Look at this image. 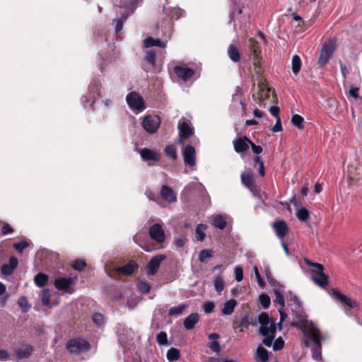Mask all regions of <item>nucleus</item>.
Wrapping results in <instances>:
<instances>
[{"label":"nucleus","mask_w":362,"mask_h":362,"mask_svg":"<svg viewBox=\"0 0 362 362\" xmlns=\"http://www.w3.org/2000/svg\"><path fill=\"white\" fill-rule=\"evenodd\" d=\"M50 291L49 289H44L42 292V303L45 306L49 305Z\"/></svg>","instance_id":"45"},{"label":"nucleus","mask_w":362,"mask_h":362,"mask_svg":"<svg viewBox=\"0 0 362 362\" xmlns=\"http://www.w3.org/2000/svg\"><path fill=\"white\" fill-rule=\"evenodd\" d=\"M252 269H253V272H254V274H255V279H256V280L257 281L258 285L261 288H264V286H265V284H264V280L261 277V275H260V274L259 272L257 267L255 266Z\"/></svg>","instance_id":"49"},{"label":"nucleus","mask_w":362,"mask_h":362,"mask_svg":"<svg viewBox=\"0 0 362 362\" xmlns=\"http://www.w3.org/2000/svg\"><path fill=\"white\" fill-rule=\"evenodd\" d=\"M156 338L157 343L160 345L168 344V336L165 332H160Z\"/></svg>","instance_id":"44"},{"label":"nucleus","mask_w":362,"mask_h":362,"mask_svg":"<svg viewBox=\"0 0 362 362\" xmlns=\"http://www.w3.org/2000/svg\"><path fill=\"white\" fill-rule=\"evenodd\" d=\"M214 307H215L214 303L211 301L206 302L203 305V309H204L205 313H206V314H209V313H212L214 309Z\"/></svg>","instance_id":"54"},{"label":"nucleus","mask_w":362,"mask_h":362,"mask_svg":"<svg viewBox=\"0 0 362 362\" xmlns=\"http://www.w3.org/2000/svg\"><path fill=\"white\" fill-rule=\"evenodd\" d=\"M213 282H214V286L215 290L218 293H221L223 291L224 287H225V283H224L222 276L221 275L216 276L214 278Z\"/></svg>","instance_id":"32"},{"label":"nucleus","mask_w":362,"mask_h":362,"mask_svg":"<svg viewBox=\"0 0 362 362\" xmlns=\"http://www.w3.org/2000/svg\"><path fill=\"white\" fill-rule=\"evenodd\" d=\"M208 347L214 353H218L221 350V346L219 342L217 341H211V343L208 344Z\"/></svg>","instance_id":"55"},{"label":"nucleus","mask_w":362,"mask_h":362,"mask_svg":"<svg viewBox=\"0 0 362 362\" xmlns=\"http://www.w3.org/2000/svg\"><path fill=\"white\" fill-rule=\"evenodd\" d=\"M311 334L307 336L314 343L312 349L313 358L316 361H322L321 340L323 339L320 330L311 327Z\"/></svg>","instance_id":"3"},{"label":"nucleus","mask_w":362,"mask_h":362,"mask_svg":"<svg viewBox=\"0 0 362 362\" xmlns=\"http://www.w3.org/2000/svg\"><path fill=\"white\" fill-rule=\"evenodd\" d=\"M74 284V280L71 278L58 277L54 280V286L59 291L73 293L74 289L72 286Z\"/></svg>","instance_id":"8"},{"label":"nucleus","mask_w":362,"mask_h":362,"mask_svg":"<svg viewBox=\"0 0 362 362\" xmlns=\"http://www.w3.org/2000/svg\"><path fill=\"white\" fill-rule=\"evenodd\" d=\"M33 351V347L29 344H23L15 351L16 356L19 358L30 357Z\"/></svg>","instance_id":"19"},{"label":"nucleus","mask_w":362,"mask_h":362,"mask_svg":"<svg viewBox=\"0 0 362 362\" xmlns=\"http://www.w3.org/2000/svg\"><path fill=\"white\" fill-rule=\"evenodd\" d=\"M251 141L246 136L235 139L233 142L234 149L237 153H243L250 148Z\"/></svg>","instance_id":"15"},{"label":"nucleus","mask_w":362,"mask_h":362,"mask_svg":"<svg viewBox=\"0 0 362 362\" xmlns=\"http://www.w3.org/2000/svg\"><path fill=\"white\" fill-rule=\"evenodd\" d=\"M179 131V143L183 144L194 134L193 128L186 122L180 120L177 125Z\"/></svg>","instance_id":"10"},{"label":"nucleus","mask_w":362,"mask_h":362,"mask_svg":"<svg viewBox=\"0 0 362 362\" xmlns=\"http://www.w3.org/2000/svg\"><path fill=\"white\" fill-rule=\"evenodd\" d=\"M166 41H161L159 39H154L152 37H148L144 40V45L147 48L153 46L164 48L166 47Z\"/></svg>","instance_id":"24"},{"label":"nucleus","mask_w":362,"mask_h":362,"mask_svg":"<svg viewBox=\"0 0 362 362\" xmlns=\"http://www.w3.org/2000/svg\"><path fill=\"white\" fill-rule=\"evenodd\" d=\"M234 276L237 281H241L243 279V269L240 266L234 268Z\"/></svg>","instance_id":"50"},{"label":"nucleus","mask_w":362,"mask_h":362,"mask_svg":"<svg viewBox=\"0 0 362 362\" xmlns=\"http://www.w3.org/2000/svg\"><path fill=\"white\" fill-rule=\"evenodd\" d=\"M166 357L170 362L177 361L180 357V351L175 348H170L167 352Z\"/></svg>","instance_id":"34"},{"label":"nucleus","mask_w":362,"mask_h":362,"mask_svg":"<svg viewBox=\"0 0 362 362\" xmlns=\"http://www.w3.org/2000/svg\"><path fill=\"white\" fill-rule=\"evenodd\" d=\"M126 100L129 107L135 114L143 112L146 108L143 98L136 92L129 93L126 97Z\"/></svg>","instance_id":"4"},{"label":"nucleus","mask_w":362,"mask_h":362,"mask_svg":"<svg viewBox=\"0 0 362 362\" xmlns=\"http://www.w3.org/2000/svg\"><path fill=\"white\" fill-rule=\"evenodd\" d=\"M28 246V243L26 241H21L13 244V247L19 252H22Z\"/></svg>","instance_id":"51"},{"label":"nucleus","mask_w":362,"mask_h":362,"mask_svg":"<svg viewBox=\"0 0 362 362\" xmlns=\"http://www.w3.org/2000/svg\"><path fill=\"white\" fill-rule=\"evenodd\" d=\"M229 58L234 62H238L240 59V55L238 49L233 45H230L228 49Z\"/></svg>","instance_id":"29"},{"label":"nucleus","mask_w":362,"mask_h":362,"mask_svg":"<svg viewBox=\"0 0 362 362\" xmlns=\"http://www.w3.org/2000/svg\"><path fill=\"white\" fill-rule=\"evenodd\" d=\"M312 280L321 288H325L328 284L327 276L324 273L318 274V276H313Z\"/></svg>","instance_id":"28"},{"label":"nucleus","mask_w":362,"mask_h":362,"mask_svg":"<svg viewBox=\"0 0 362 362\" xmlns=\"http://www.w3.org/2000/svg\"><path fill=\"white\" fill-rule=\"evenodd\" d=\"M99 82L96 80H93L90 82V84L89 86V94L90 98L94 99L95 95H99V87H98Z\"/></svg>","instance_id":"37"},{"label":"nucleus","mask_w":362,"mask_h":362,"mask_svg":"<svg viewBox=\"0 0 362 362\" xmlns=\"http://www.w3.org/2000/svg\"><path fill=\"white\" fill-rule=\"evenodd\" d=\"M149 236L157 243H163L165 240V230L163 226L159 223H155L149 228Z\"/></svg>","instance_id":"9"},{"label":"nucleus","mask_w":362,"mask_h":362,"mask_svg":"<svg viewBox=\"0 0 362 362\" xmlns=\"http://www.w3.org/2000/svg\"><path fill=\"white\" fill-rule=\"evenodd\" d=\"M86 266V262L83 260H76L73 264V268L75 270L81 271Z\"/></svg>","instance_id":"53"},{"label":"nucleus","mask_w":362,"mask_h":362,"mask_svg":"<svg viewBox=\"0 0 362 362\" xmlns=\"http://www.w3.org/2000/svg\"><path fill=\"white\" fill-rule=\"evenodd\" d=\"M292 325L299 328L305 337L311 334V327L318 329L312 322L308 321L307 316L302 310L296 311Z\"/></svg>","instance_id":"2"},{"label":"nucleus","mask_w":362,"mask_h":362,"mask_svg":"<svg viewBox=\"0 0 362 362\" xmlns=\"http://www.w3.org/2000/svg\"><path fill=\"white\" fill-rule=\"evenodd\" d=\"M186 308H187V305L185 304H180L176 307L171 308L168 310V315L174 316V315H181L184 312V310Z\"/></svg>","instance_id":"38"},{"label":"nucleus","mask_w":362,"mask_h":362,"mask_svg":"<svg viewBox=\"0 0 362 362\" xmlns=\"http://www.w3.org/2000/svg\"><path fill=\"white\" fill-rule=\"evenodd\" d=\"M173 71L176 76L184 81H188L194 74V71L192 69L185 66H175Z\"/></svg>","instance_id":"12"},{"label":"nucleus","mask_w":362,"mask_h":362,"mask_svg":"<svg viewBox=\"0 0 362 362\" xmlns=\"http://www.w3.org/2000/svg\"><path fill=\"white\" fill-rule=\"evenodd\" d=\"M264 273L269 284L275 286L276 281L272 278V273L268 266L264 268Z\"/></svg>","instance_id":"59"},{"label":"nucleus","mask_w":362,"mask_h":362,"mask_svg":"<svg viewBox=\"0 0 362 362\" xmlns=\"http://www.w3.org/2000/svg\"><path fill=\"white\" fill-rule=\"evenodd\" d=\"M269 112L271 113V115L274 117H275L276 119L277 117H279V107H277V106H272L270 108H269Z\"/></svg>","instance_id":"63"},{"label":"nucleus","mask_w":362,"mask_h":362,"mask_svg":"<svg viewBox=\"0 0 362 362\" xmlns=\"http://www.w3.org/2000/svg\"><path fill=\"white\" fill-rule=\"evenodd\" d=\"M278 311L280 314V321L278 323V327L279 329H281L282 322L287 318L288 315L283 311V308H278Z\"/></svg>","instance_id":"57"},{"label":"nucleus","mask_w":362,"mask_h":362,"mask_svg":"<svg viewBox=\"0 0 362 362\" xmlns=\"http://www.w3.org/2000/svg\"><path fill=\"white\" fill-rule=\"evenodd\" d=\"M296 217L300 221H305L309 217V211L304 207L299 209L296 211Z\"/></svg>","instance_id":"40"},{"label":"nucleus","mask_w":362,"mask_h":362,"mask_svg":"<svg viewBox=\"0 0 362 362\" xmlns=\"http://www.w3.org/2000/svg\"><path fill=\"white\" fill-rule=\"evenodd\" d=\"M282 129H282V125H281V119H280L279 117H277L276 121V124L272 127V130L274 132H281Z\"/></svg>","instance_id":"60"},{"label":"nucleus","mask_w":362,"mask_h":362,"mask_svg":"<svg viewBox=\"0 0 362 362\" xmlns=\"http://www.w3.org/2000/svg\"><path fill=\"white\" fill-rule=\"evenodd\" d=\"M136 267V264L134 262H132L125 266L117 267L116 271L118 273H122L125 275H129L133 273Z\"/></svg>","instance_id":"27"},{"label":"nucleus","mask_w":362,"mask_h":362,"mask_svg":"<svg viewBox=\"0 0 362 362\" xmlns=\"http://www.w3.org/2000/svg\"><path fill=\"white\" fill-rule=\"evenodd\" d=\"M18 264L16 257H11L9 259V264H4L1 266V271L4 275L8 276L13 274Z\"/></svg>","instance_id":"18"},{"label":"nucleus","mask_w":362,"mask_h":362,"mask_svg":"<svg viewBox=\"0 0 362 362\" xmlns=\"http://www.w3.org/2000/svg\"><path fill=\"white\" fill-rule=\"evenodd\" d=\"M255 357L257 359L260 360L262 362H266L269 359L268 351H267V349L259 346L257 349Z\"/></svg>","instance_id":"30"},{"label":"nucleus","mask_w":362,"mask_h":362,"mask_svg":"<svg viewBox=\"0 0 362 362\" xmlns=\"http://www.w3.org/2000/svg\"><path fill=\"white\" fill-rule=\"evenodd\" d=\"M160 124V119L157 115H148L142 122L143 128L149 134L156 132Z\"/></svg>","instance_id":"7"},{"label":"nucleus","mask_w":362,"mask_h":362,"mask_svg":"<svg viewBox=\"0 0 362 362\" xmlns=\"http://www.w3.org/2000/svg\"><path fill=\"white\" fill-rule=\"evenodd\" d=\"M284 289L283 286H279L278 288L274 289V293L275 295V299L274 303L278 304L280 307L284 308L285 305L284 298Z\"/></svg>","instance_id":"21"},{"label":"nucleus","mask_w":362,"mask_h":362,"mask_svg":"<svg viewBox=\"0 0 362 362\" xmlns=\"http://www.w3.org/2000/svg\"><path fill=\"white\" fill-rule=\"evenodd\" d=\"M199 320V316L198 313H192L185 318L184 321V326L187 330L192 329L194 327Z\"/></svg>","instance_id":"23"},{"label":"nucleus","mask_w":362,"mask_h":362,"mask_svg":"<svg viewBox=\"0 0 362 362\" xmlns=\"http://www.w3.org/2000/svg\"><path fill=\"white\" fill-rule=\"evenodd\" d=\"M160 194L162 198L169 202L173 203L177 201L176 193L173 189L167 185H163L160 189Z\"/></svg>","instance_id":"16"},{"label":"nucleus","mask_w":362,"mask_h":362,"mask_svg":"<svg viewBox=\"0 0 362 362\" xmlns=\"http://www.w3.org/2000/svg\"><path fill=\"white\" fill-rule=\"evenodd\" d=\"M13 231V228L8 223H5L1 229V233L3 235H7L8 233H11Z\"/></svg>","instance_id":"61"},{"label":"nucleus","mask_w":362,"mask_h":362,"mask_svg":"<svg viewBox=\"0 0 362 362\" xmlns=\"http://www.w3.org/2000/svg\"><path fill=\"white\" fill-rule=\"evenodd\" d=\"M128 16H129V13H122V16L119 19L115 20V21H116V25H115V28L116 33H119V31L122 30V29L123 28L124 22L127 20Z\"/></svg>","instance_id":"41"},{"label":"nucleus","mask_w":362,"mask_h":362,"mask_svg":"<svg viewBox=\"0 0 362 362\" xmlns=\"http://www.w3.org/2000/svg\"><path fill=\"white\" fill-rule=\"evenodd\" d=\"M145 59L150 64L154 65V64H155V53L151 50L148 51L146 52Z\"/></svg>","instance_id":"56"},{"label":"nucleus","mask_w":362,"mask_h":362,"mask_svg":"<svg viewBox=\"0 0 362 362\" xmlns=\"http://www.w3.org/2000/svg\"><path fill=\"white\" fill-rule=\"evenodd\" d=\"M165 154L172 159L177 158V149L174 145H169L165 149Z\"/></svg>","instance_id":"43"},{"label":"nucleus","mask_w":362,"mask_h":362,"mask_svg":"<svg viewBox=\"0 0 362 362\" xmlns=\"http://www.w3.org/2000/svg\"><path fill=\"white\" fill-rule=\"evenodd\" d=\"M258 321L260 324L259 332L264 337L262 343L267 347L272 345L275 337L276 325L271 322L269 315L266 313H262L258 317Z\"/></svg>","instance_id":"1"},{"label":"nucleus","mask_w":362,"mask_h":362,"mask_svg":"<svg viewBox=\"0 0 362 362\" xmlns=\"http://www.w3.org/2000/svg\"><path fill=\"white\" fill-rule=\"evenodd\" d=\"M209 220L213 226L221 230L224 229L227 224L226 217L219 214L210 216Z\"/></svg>","instance_id":"20"},{"label":"nucleus","mask_w":362,"mask_h":362,"mask_svg":"<svg viewBox=\"0 0 362 362\" xmlns=\"http://www.w3.org/2000/svg\"><path fill=\"white\" fill-rule=\"evenodd\" d=\"M140 154L144 160L158 161L160 158L159 155L156 152L146 148H143Z\"/></svg>","instance_id":"22"},{"label":"nucleus","mask_w":362,"mask_h":362,"mask_svg":"<svg viewBox=\"0 0 362 362\" xmlns=\"http://www.w3.org/2000/svg\"><path fill=\"white\" fill-rule=\"evenodd\" d=\"M67 349L73 354H80L90 349L89 343L83 339H74L68 341Z\"/></svg>","instance_id":"6"},{"label":"nucleus","mask_w":362,"mask_h":362,"mask_svg":"<svg viewBox=\"0 0 362 362\" xmlns=\"http://www.w3.org/2000/svg\"><path fill=\"white\" fill-rule=\"evenodd\" d=\"M241 182L247 188H251L253 186V175L250 170L242 173Z\"/></svg>","instance_id":"25"},{"label":"nucleus","mask_w":362,"mask_h":362,"mask_svg":"<svg viewBox=\"0 0 362 362\" xmlns=\"http://www.w3.org/2000/svg\"><path fill=\"white\" fill-rule=\"evenodd\" d=\"M214 256V251L211 250H202L199 255V260L201 262H206L209 257Z\"/></svg>","instance_id":"39"},{"label":"nucleus","mask_w":362,"mask_h":362,"mask_svg":"<svg viewBox=\"0 0 362 362\" xmlns=\"http://www.w3.org/2000/svg\"><path fill=\"white\" fill-rule=\"evenodd\" d=\"M332 296L341 303H344L351 308H355L358 306V303L355 299L349 298L337 290L332 291Z\"/></svg>","instance_id":"14"},{"label":"nucleus","mask_w":362,"mask_h":362,"mask_svg":"<svg viewBox=\"0 0 362 362\" xmlns=\"http://www.w3.org/2000/svg\"><path fill=\"white\" fill-rule=\"evenodd\" d=\"M186 242L187 238L183 235L175 237L173 240L174 245L177 247H182L185 245Z\"/></svg>","instance_id":"48"},{"label":"nucleus","mask_w":362,"mask_h":362,"mask_svg":"<svg viewBox=\"0 0 362 362\" xmlns=\"http://www.w3.org/2000/svg\"><path fill=\"white\" fill-rule=\"evenodd\" d=\"M284 342L283 339L281 337H279L278 339H276L273 344V349L274 351H279L284 347Z\"/></svg>","instance_id":"58"},{"label":"nucleus","mask_w":362,"mask_h":362,"mask_svg":"<svg viewBox=\"0 0 362 362\" xmlns=\"http://www.w3.org/2000/svg\"><path fill=\"white\" fill-rule=\"evenodd\" d=\"M335 49L336 41L334 40L330 39L323 44L318 59V64L320 66H323L328 63Z\"/></svg>","instance_id":"5"},{"label":"nucleus","mask_w":362,"mask_h":362,"mask_svg":"<svg viewBox=\"0 0 362 362\" xmlns=\"http://www.w3.org/2000/svg\"><path fill=\"white\" fill-rule=\"evenodd\" d=\"M276 235L280 239H283L288 232V227L284 221H279L273 225Z\"/></svg>","instance_id":"17"},{"label":"nucleus","mask_w":362,"mask_h":362,"mask_svg":"<svg viewBox=\"0 0 362 362\" xmlns=\"http://www.w3.org/2000/svg\"><path fill=\"white\" fill-rule=\"evenodd\" d=\"M92 320L97 325L99 326L103 323L104 317L102 314L96 313L93 315Z\"/></svg>","instance_id":"52"},{"label":"nucleus","mask_w":362,"mask_h":362,"mask_svg":"<svg viewBox=\"0 0 362 362\" xmlns=\"http://www.w3.org/2000/svg\"><path fill=\"white\" fill-rule=\"evenodd\" d=\"M358 88L356 87H351L349 90V94L354 98L355 99H357L358 97Z\"/></svg>","instance_id":"64"},{"label":"nucleus","mask_w":362,"mask_h":362,"mask_svg":"<svg viewBox=\"0 0 362 362\" xmlns=\"http://www.w3.org/2000/svg\"><path fill=\"white\" fill-rule=\"evenodd\" d=\"M138 288L143 293H148L151 290L149 284L145 281H141L139 282Z\"/></svg>","instance_id":"47"},{"label":"nucleus","mask_w":362,"mask_h":362,"mask_svg":"<svg viewBox=\"0 0 362 362\" xmlns=\"http://www.w3.org/2000/svg\"><path fill=\"white\" fill-rule=\"evenodd\" d=\"M165 257H166L164 255H159L153 257L147 265L148 274L154 275L157 272L160 263L165 259Z\"/></svg>","instance_id":"13"},{"label":"nucleus","mask_w":362,"mask_h":362,"mask_svg":"<svg viewBox=\"0 0 362 362\" xmlns=\"http://www.w3.org/2000/svg\"><path fill=\"white\" fill-rule=\"evenodd\" d=\"M304 119L299 115H294L292 116L291 122L292 124L297 127L298 129H302L303 128Z\"/></svg>","instance_id":"42"},{"label":"nucleus","mask_w":362,"mask_h":362,"mask_svg":"<svg viewBox=\"0 0 362 362\" xmlns=\"http://www.w3.org/2000/svg\"><path fill=\"white\" fill-rule=\"evenodd\" d=\"M183 158L186 165L194 166L196 165L195 148L191 145H187L183 150Z\"/></svg>","instance_id":"11"},{"label":"nucleus","mask_w":362,"mask_h":362,"mask_svg":"<svg viewBox=\"0 0 362 362\" xmlns=\"http://www.w3.org/2000/svg\"><path fill=\"white\" fill-rule=\"evenodd\" d=\"M236 305H237V302L235 300L230 299L229 300H227L223 305V308L222 309V314L223 315H231L233 313Z\"/></svg>","instance_id":"26"},{"label":"nucleus","mask_w":362,"mask_h":362,"mask_svg":"<svg viewBox=\"0 0 362 362\" xmlns=\"http://www.w3.org/2000/svg\"><path fill=\"white\" fill-rule=\"evenodd\" d=\"M261 305L264 308H267L270 305V298L267 294L262 293L259 297Z\"/></svg>","instance_id":"46"},{"label":"nucleus","mask_w":362,"mask_h":362,"mask_svg":"<svg viewBox=\"0 0 362 362\" xmlns=\"http://www.w3.org/2000/svg\"><path fill=\"white\" fill-rule=\"evenodd\" d=\"M250 146H251L254 153L259 155L262 152V148L260 146L255 145L252 141H251Z\"/></svg>","instance_id":"62"},{"label":"nucleus","mask_w":362,"mask_h":362,"mask_svg":"<svg viewBox=\"0 0 362 362\" xmlns=\"http://www.w3.org/2000/svg\"><path fill=\"white\" fill-rule=\"evenodd\" d=\"M304 261H305V262L306 263L307 265L313 267V272H315L317 274H320L324 273L323 272L324 267H323L322 264H319V263H316V262H311L310 260H309L307 258H305Z\"/></svg>","instance_id":"35"},{"label":"nucleus","mask_w":362,"mask_h":362,"mask_svg":"<svg viewBox=\"0 0 362 362\" xmlns=\"http://www.w3.org/2000/svg\"><path fill=\"white\" fill-rule=\"evenodd\" d=\"M34 281L38 287H42L48 281V276L43 273H38L34 278Z\"/></svg>","instance_id":"33"},{"label":"nucleus","mask_w":362,"mask_h":362,"mask_svg":"<svg viewBox=\"0 0 362 362\" xmlns=\"http://www.w3.org/2000/svg\"><path fill=\"white\" fill-rule=\"evenodd\" d=\"M206 229V226L204 224L200 223V224L197 225L196 230H195L196 239L197 241L202 242L204 240V238L206 237V234H205Z\"/></svg>","instance_id":"31"},{"label":"nucleus","mask_w":362,"mask_h":362,"mask_svg":"<svg viewBox=\"0 0 362 362\" xmlns=\"http://www.w3.org/2000/svg\"><path fill=\"white\" fill-rule=\"evenodd\" d=\"M301 68V59L298 55H294L292 58V71L298 74Z\"/></svg>","instance_id":"36"}]
</instances>
